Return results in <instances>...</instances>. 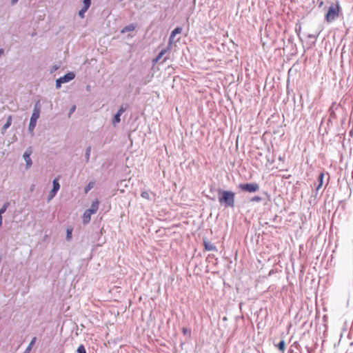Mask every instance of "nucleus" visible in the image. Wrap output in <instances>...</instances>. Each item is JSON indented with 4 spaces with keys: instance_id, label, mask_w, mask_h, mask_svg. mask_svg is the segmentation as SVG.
Masks as SVG:
<instances>
[{
    "instance_id": "17",
    "label": "nucleus",
    "mask_w": 353,
    "mask_h": 353,
    "mask_svg": "<svg viewBox=\"0 0 353 353\" xmlns=\"http://www.w3.org/2000/svg\"><path fill=\"white\" fill-rule=\"evenodd\" d=\"M52 184H53V188H52V190L58 192L59 190L60 189V184L58 181V179H55L53 180V182H52Z\"/></svg>"
},
{
    "instance_id": "6",
    "label": "nucleus",
    "mask_w": 353,
    "mask_h": 353,
    "mask_svg": "<svg viewBox=\"0 0 353 353\" xmlns=\"http://www.w3.org/2000/svg\"><path fill=\"white\" fill-rule=\"evenodd\" d=\"M32 152V150L30 148H28L23 153V157L26 161V169H29L32 165V161L30 158Z\"/></svg>"
},
{
    "instance_id": "33",
    "label": "nucleus",
    "mask_w": 353,
    "mask_h": 353,
    "mask_svg": "<svg viewBox=\"0 0 353 353\" xmlns=\"http://www.w3.org/2000/svg\"><path fill=\"white\" fill-rule=\"evenodd\" d=\"M75 110H76V106L75 105L72 106L71 108L70 109L68 117H70L71 114L75 111Z\"/></svg>"
},
{
    "instance_id": "29",
    "label": "nucleus",
    "mask_w": 353,
    "mask_h": 353,
    "mask_svg": "<svg viewBox=\"0 0 353 353\" xmlns=\"http://www.w3.org/2000/svg\"><path fill=\"white\" fill-rule=\"evenodd\" d=\"M77 352L78 353H86V351H85V349L83 345H81L78 348H77Z\"/></svg>"
},
{
    "instance_id": "22",
    "label": "nucleus",
    "mask_w": 353,
    "mask_h": 353,
    "mask_svg": "<svg viewBox=\"0 0 353 353\" xmlns=\"http://www.w3.org/2000/svg\"><path fill=\"white\" fill-rule=\"evenodd\" d=\"M181 32L182 28L181 27H176L172 31L171 34L175 37L177 34L181 33Z\"/></svg>"
},
{
    "instance_id": "16",
    "label": "nucleus",
    "mask_w": 353,
    "mask_h": 353,
    "mask_svg": "<svg viewBox=\"0 0 353 353\" xmlns=\"http://www.w3.org/2000/svg\"><path fill=\"white\" fill-rule=\"evenodd\" d=\"M121 114H119L118 113H117L114 116V118L112 121V123L113 124V125H116L117 123H119L120 121H121Z\"/></svg>"
},
{
    "instance_id": "7",
    "label": "nucleus",
    "mask_w": 353,
    "mask_h": 353,
    "mask_svg": "<svg viewBox=\"0 0 353 353\" xmlns=\"http://www.w3.org/2000/svg\"><path fill=\"white\" fill-rule=\"evenodd\" d=\"M75 77V74L72 72H69L67 74H65L64 76L61 77V79L63 81V83H68L72 79H74Z\"/></svg>"
},
{
    "instance_id": "38",
    "label": "nucleus",
    "mask_w": 353,
    "mask_h": 353,
    "mask_svg": "<svg viewBox=\"0 0 353 353\" xmlns=\"http://www.w3.org/2000/svg\"><path fill=\"white\" fill-rule=\"evenodd\" d=\"M3 52H4L3 49L1 48L0 49V57L1 56V54H3Z\"/></svg>"
},
{
    "instance_id": "10",
    "label": "nucleus",
    "mask_w": 353,
    "mask_h": 353,
    "mask_svg": "<svg viewBox=\"0 0 353 353\" xmlns=\"http://www.w3.org/2000/svg\"><path fill=\"white\" fill-rule=\"evenodd\" d=\"M205 249L208 251H214L216 250V246L211 243L210 242L205 241L204 242Z\"/></svg>"
},
{
    "instance_id": "34",
    "label": "nucleus",
    "mask_w": 353,
    "mask_h": 353,
    "mask_svg": "<svg viewBox=\"0 0 353 353\" xmlns=\"http://www.w3.org/2000/svg\"><path fill=\"white\" fill-rule=\"evenodd\" d=\"M59 65H53L52 68H51L50 72L52 73V72H55L57 70L59 69Z\"/></svg>"
},
{
    "instance_id": "13",
    "label": "nucleus",
    "mask_w": 353,
    "mask_h": 353,
    "mask_svg": "<svg viewBox=\"0 0 353 353\" xmlns=\"http://www.w3.org/2000/svg\"><path fill=\"white\" fill-rule=\"evenodd\" d=\"M37 340V338L36 337H33L30 341V343H29L28 346L26 347L24 353H29L32 348V346L34 345V344L35 343V341Z\"/></svg>"
},
{
    "instance_id": "25",
    "label": "nucleus",
    "mask_w": 353,
    "mask_h": 353,
    "mask_svg": "<svg viewBox=\"0 0 353 353\" xmlns=\"http://www.w3.org/2000/svg\"><path fill=\"white\" fill-rule=\"evenodd\" d=\"M262 201V198L259 196H254L251 198L250 201L253 203H259Z\"/></svg>"
},
{
    "instance_id": "21",
    "label": "nucleus",
    "mask_w": 353,
    "mask_h": 353,
    "mask_svg": "<svg viewBox=\"0 0 353 353\" xmlns=\"http://www.w3.org/2000/svg\"><path fill=\"white\" fill-rule=\"evenodd\" d=\"M91 5V0H83V8H85V10H88Z\"/></svg>"
},
{
    "instance_id": "35",
    "label": "nucleus",
    "mask_w": 353,
    "mask_h": 353,
    "mask_svg": "<svg viewBox=\"0 0 353 353\" xmlns=\"http://www.w3.org/2000/svg\"><path fill=\"white\" fill-rule=\"evenodd\" d=\"M71 235H72L71 231L68 230H67V236H66L68 240H69L71 238Z\"/></svg>"
},
{
    "instance_id": "2",
    "label": "nucleus",
    "mask_w": 353,
    "mask_h": 353,
    "mask_svg": "<svg viewBox=\"0 0 353 353\" xmlns=\"http://www.w3.org/2000/svg\"><path fill=\"white\" fill-rule=\"evenodd\" d=\"M341 11V8L339 3H331L328 8V10L325 16V19L327 23H331L335 21L339 16V13Z\"/></svg>"
},
{
    "instance_id": "23",
    "label": "nucleus",
    "mask_w": 353,
    "mask_h": 353,
    "mask_svg": "<svg viewBox=\"0 0 353 353\" xmlns=\"http://www.w3.org/2000/svg\"><path fill=\"white\" fill-rule=\"evenodd\" d=\"M57 192V191L52 189L48 194V201H50L51 199H52L54 197V196L56 195Z\"/></svg>"
},
{
    "instance_id": "9",
    "label": "nucleus",
    "mask_w": 353,
    "mask_h": 353,
    "mask_svg": "<svg viewBox=\"0 0 353 353\" xmlns=\"http://www.w3.org/2000/svg\"><path fill=\"white\" fill-rule=\"evenodd\" d=\"M168 49H163L157 56L156 58L153 59V63H157L162 57L163 56L168 52Z\"/></svg>"
},
{
    "instance_id": "8",
    "label": "nucleus",
    "mask_w": 353,
    "mask_h": 353,
    "mask_svg": "<svg viewBox=\"0 0 353 353\" xmlns=\"http://www.w3.org/2000/svg\"><path fill=\"white\" fill-rule=\"evenodd\" d=\"M41 108L40 101H37L34 104L32 114L40 116Z\"/></svg>"
},
{
    "instance_id": "26",
    "label": "nucleus",
    "mask_w": 353,
    "mask_h": 353,
    "mask_svg": "<svg viewBox=\"0 0 353 353\" xmlns=\"http://www.w3.org/2000/svg\"><path fill=\"white\" fill-rule=\"evenodd\" d=\"M63 81L61 80V77L57 79L56 80V88L59 89L61 88V84H63Z\"/></svg>"
},
{
    "instance_id": "11",
    "label": "nucleus",
    "mask_w": 353,
    "mask_h": 353,
    "mask_svg": "<svg viewBox=\"0 0 353 353\" xmlns=\"http://www.w3.org/2000/svg\"><path fill=\"white\" fill-rule=\"evenodd\" d=\"M12 121V116L11 115L8 116L6 123L3 125V126L2 128L3 132L6 131L11 125Z\"/></svg>"
},
{
    "instance_id": "27",
    "label": "nucleus",
    "mask_w": 353,
    "mask_h": 353,
    "mask_svg": "<svg viewBox=\"0 0 353 353\" xmlns=\"http://www.w3.org/2000/svg\"><path fill=\"white\" fill-rule=\"evenodd\" d=\"M88 10H85V8H81L79 11V16L81 17V18H84V14Z\"/></svg>"
},
{
    "instance_id": "15",
    "label": "nucleus",
    "mask_w": 353,
    "mask_h": 353,
    "mask_svg": "<svg viewBox=\"0 0 353 353\" xmlns=\"http://www.w3.org/2000/svg\"><path fill=\"white\" fill-rule=\"evenodd\" d=\"M323 177H324V174L323 172L320 173V174L319 175V177H318L319 185L316 188V191H318L321 188V186L323 185Z\"/></svg>"
},
{
    "instance_id": "30",
    "label": "nucleus",
    "mask_w": 353,
    "mask_h": 353,
    "mask_svg": "<svg viewBox=\"0 0 353 353\" xmlns=\"http://www.w3.org/2000/svg\"><path fill=\"white\" fill-rule=\"evenodd\" d=\"M319 34H320V32H316V34H310L308 35V38L316 39L319 37Z\"/></svg>"
},
{
    "instance_id": "5",
    "label": "nucleus",
    "mask_w": 353,
    "mask_h": 353,
    "mask_svg": "<svg viewBox=\"0 0 353 353\" xmlns=\"http://www.w3.org/2000/svg\"><path fill=\"white\" fill-rule=\"evenodd\" d=\"M39 117L40 116L36 115L34 114H32V115H31L29 125H28V132L31 134L32 136L34 134V130L35 128L37 121L38 119L39 118Z\"/></svg>"
},
{
    "instance_id": "3",
    "label": "nucleus",
    "mask_w": 353,
    "mask_h": 353,
    "mask_svg": "<svg viewBox=\"0 0 353 353\" xmlns=\"http://www.w3.org/2000/svg\"><path fill=\"white\" fill-rule=\"evenodd\" d=\"M99 205V202L98 200L94 201L92 203L91 207L84 212L83 217V223H88L90 222L91 215L97 211Z\"/></svg>"
},
{
    "instance_id": "1",
    "label": "nucleus",
    "mask_w": 353,
    "mask_h": 353,
    "mask_svg": "<svg viewBox=\"0 0 353 353\" xmlns=\"http://www.w3.org/2000/svg\"><path fill=\"white\" fill-rule=\"evenodd\" d=\"M219 194V202L223 205L226 208H234V199H235V193L229 191V190H223L222 189L218 190Z\"/></svg>"
},
{
    "instance_id": "24",
    "label": "nucleus",
    "mask_w": 353,
    "mask_h": 353,
    "mask_svg": "<svg viewBox=\"0 0 353 353\" xmlns=\"http://www.w3.org/2000/svg\"><path fill=\"white\" fill-rule=\"evenodd\" d=\"M141 196L147 200H151L150 193L148 191H143L141 194Z\"/></svg>"
},
{
    "instance_id": "31",
    "label": "nucleus",
    "mask_w": 353,
    "mask_h": 353,
    "mask_svg": "<svg viewBox=\"0 0 353 353\" xmlns=\"http://www.w3.org/2000/svg\"><path fill=\"white\" fill-rule=\"evenodd\" d=\"M125 111V108L123 105H121V106L120 107V108L119 109V110L117 111V113H118L119 114L122 115V114H123Z\"/></svg>"
},
{
    "instance_id": "18",
    "label": "nucleus",
    "mask_w": 353,
    "mask_h": 353,
    "mask_svg": "<svg viewBox=\"0 0 353 353\" xmlns=\"http://www.w3.org/2000/svg\"><path fill=\"white\" fill-rule=\"evenodd\" d=\"M174 36H172L171 34L170 35V37H169V40H168V47L165 48V49H168V50H170V48H171V46L174 43Z\"/></svg>"
},
{
    "instance_id": "28",
    "label": "nucleus",
    "mask_w": 353,
    "mask_h": 353,
    "mask_svg": "<svg viewBox=\"0 0 353 353\" xmlns=\"http://www.w3.org/2000/svg\"><path fill=\"white\" fill-rule=\"evenodd\" d=\"M93 185L92 182H90L85 188V192L87 193L90 190H91L93 188Z\"/></svg>"
},
{
    "instance_id": "4",
    "label": "nucleus",
    "mask_w": 353,
    "mask_h": 353,
    "mask_svg": "<svg viewBox=\"0 0 353 353\" xmlns=\"http://www.w3.org/2000/svg\"><path fill=\"white\" fill-rule=\"evenodd\" d=\"M238 188L243 191L253 193L259 190V185L256 183H240Z\"/></svg>"
},
{
    "instance_id": "19",
    "label": "nucleus",
    "mask_w": 353,
    "mask_h": 353,
    "mask_svg": "<svg viewBox=\"0 0 353 353\" xmlns=\"http://www.w3.org/2000/svg\"><path fill=\"white\" fill-rule=\"evenodd\" d=\"M276 346L279 350L283 352L285 349V343L283 340H282L278 343Z\"/></svg>"
},
{
    "instance_id": "12",
    "label": "nucleus",
    "mask_w": 353,
    "mask_h": 353,
    "mask_svg": "<svg viewBox=\"0 0 353 353\" xmlns=\"http://www.w3.org/2000/svg\"><path fill=\"white\" fill-rule=\"evenodd\" d=\"M91 150H92V148L90 145H89L86 148L85 152V161L86 163L89 162V161H90Z\"/></svg>"
},
{
    "instance_id": "37",
    "label": "nucleus",
    "mask_w": 353,
    "mask_h": 353,
    "mask_svg": "<svg viewBox=\"0 0 353 353\" xmlns=\"http://www.w3.org/2000/svg\"><path fill=\"white\" fill-rule=\"evenodd\" d=\"M19 1V0H11V3H12V5H14L15 3H17V1Z\"/></svg>"
},
{
    "instance_id": "20",
    "label": "nucleus",
    "mask_w": 353,
    "mask_h": 353,
    "mask_svg": "<svg viewBox=\"0 0 353 353\" xmlns=\"http://www.w3.org/2000/svg\"><path fill=\"white\" fill-rule=\"evenodd\" d=\"M9 205H10V203L9 202L5 203L3 205V206L0 208V214L2 215L6 211V210L8 209Z\"/></svg>"
},
{
    "instance_id": "36",
    "label": "nucleus",
    "mask_w": 353,
    "mask_h": 353,
    "mask_svg": "<svg viewBox=\"0 0 353 353\" xmlns=\"http://www.w3.org/2000/svg\"><path fill=\"white\" fill-rule=\"evenodd\" d=\"M2 223H3V218H2V215L0 214V227L2 225Z\"/></svg>"
},
{
    "instance_id": "32",
    "label": "nucleus",
    "mask_w": 353,
    "mask_h": 353,
    "mask_svg": "<svg viewBox=\"0 0 353 353\" xmlns=\"http://www.w3.org/2000/svg\"><path fill=\"white\" fill-rule=\"evenodd\" d=\"M125 111V108L123 105H121V106L120 107V108L119 109V110L117 111V113H118L119 114L122 115V114H123Z\"/></svg>"
},
{
    "instance_id": "14",
    "label": "nucleus",
    "mask_w": 353,
    "mask_h": 353,
    "mask_svg": "<svg viewBox=\"0 0 353 353\" xmlns=\"http://www.w3.org/2000/svg\"><path fill=\"white\" fill-rule=\"evenodd\" d=\"M135 29V26L134 24H130L128 26H125L122 30H121V32H130V31H133Z\"/></svg>"
}]
</instances>
